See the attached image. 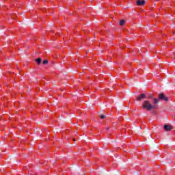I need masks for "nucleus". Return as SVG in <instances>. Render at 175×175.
<instances>
[{"instance_id": "1a4fd4ad", "label": "nucleus", "mask_w": 175, "mask_h": 175, "mask_svg": "<svg viewBox=\"0 0 175 175\" xmlns=\"http://www.w3.org/2000/svg\"><path fill=\"white\" fill-rule=\"evenodd\" d=\"M49 64V60L45 59L42 62L43 65H47Z\"/></svg>"}, {"instance_id": "9b49d317", "label": "nucleus", "mask_w": 175, "mask_h": 175, "mask_svg": "<svg viewBox=\"0 0 175 175\" xmlns=\"http://www.w3.org/2000/svg\"><path fill=\"white\" fill-rule=\"evenodd\" d=\"M149 98H152V96H149Z\"/></svg>"}, {"instance_id": "f03ea898", "label": "nucleus", "mask_w": 175, "mask_h": 175, "mask_svg": "<svg viewBox=\"0 0 175 175\" xmlns=\"http://www.w3.org/2000/svg\"><path fill=\"white\" fill-rule=\"evenodd\" d=\"M159 99L161 100H165V102H167V100H169V98L165 96V94L163 93H161L159 94Z\"/></svg>"}, {"instance_id": "0eeeda50", "label": "nucleus", "mask_w": 175, "mask_h": 175, "mask_svg": "<svg viewBox=\"0 0 175 175\" xmlns=\"http://www.w3.org/2000/svg\"><path fill=\"white\" fill-rule=\"evenodd\" d=\"M154 105H157V103H159V100L158 98H153Z\"/></svg>"}, {"instance_id": "6e6552de", "label": "nucleus", "mask_w": 175, "mask_h": 175, "mask_svg": "<svg viewBox=\"0 0 175 175\" xmlns=\"http://www.w3.org/2000/svg\"><path fill=\"white\" fill-rule=\"evenodd\" d=\"M120 25H121L122 27L124 26V25H125V21L121 20V21H120Z\"/></svg>"}, {"instance_id": "423d86ee", "label": "nucleus", "mask_w": 175, "mask_h": 175, "mask_svg": "<svg viewBox=\"0 0 175 175\" xmlns=\"http://www.w3.org/2000/svg\"><path fill=\"white\" fill-rule=\"evenodd\" d=\"M36 62H37L38 65H40L42 64V59L40 57L36 59Z\"/></svg>"}, {"instance_id": "f8f14e48", "label": "nucleus", "mask_w": 175, "mask_h": 175, "mask_svg": "<svg viewBox=\"0 0 175 175\" xmlns=\"http://www.w3.org/2000/svg\"><path fill=\"white\" fill-rule=\"evenodd\" d=\"M73 141H74V142H75V141H76V139H73Z\"/></svg>"}, {"instance_id": "7ed1b4c3", "label": "nucleus", "mask_w": 175, "mask_h": 175, "mask_svg": "<svg viewBox=\"0 0 175 175\" xmlns=\"http://www.w3.org/2000/svg\"><path fill=\"white\" fill-rule=\"evenodd\" d=\"M136 3L137 6H144L146 5V0H137Z\"/></svg>"}, {"instance_id": "39448f33", "label": "nucleus", "mask_w": 175, "mask_h": 175, "mask_svg": "<svg viewBox=\"0 0 175 175\" xmlns=\"http://www.w3.org/2000/svg\"><path fill=\"white\" fill-rule=\"evenodd\" d=\"M164 129L165 131H167V132H169L172 131V129H173V127H172V126L170 125L165 124L164 125Z\"/></svg>"}, {"instance_id": "9d476101", "label": "nucleus", "mask_w": 175, "mask_h": 175, "mask_svg": "<svg viewBox=\"0 0 175 175\" xmlns=\"http://www.w3.org/2000/svg\"><path fill=\"white\" fill-rule=\"evenodd\" d=\"M100 117L101 120H105V118H106V116L103 114L100 115Z\"/></svg>"}, {"instance_id": "f257e3e1", "label": "nucleus", "mask_w": 175, "mask_h": 175, "mask_svg": "<svg viewBox=\"0 0 175 175\" xmlns=\"http://www.w3.org/2000/svg\"><path fill=\"white\" fill-rule=\"evenodd\" d=\"M142 107L144 109H146L148 111H150L152 109H157V106L151 105V103H150V101L148 100H146L144 101Z\"/></svg>"}, {"instance_id": "20e7f679", "label": "nucleus", "mask_w": 175, "mask_h": 175, "mask_svg": "<svg viewBox=\"0 0 175 175\" xmlns=\"http://www.w3.org/2000/svg\"><path fill=\"white\" fill-rule=\"evenodd\" d=\"M145 98L146 95L144 94H142L139 96L137 97L136 100H137V102H140V100H143Z\"/></svg>"}]
</instances>
